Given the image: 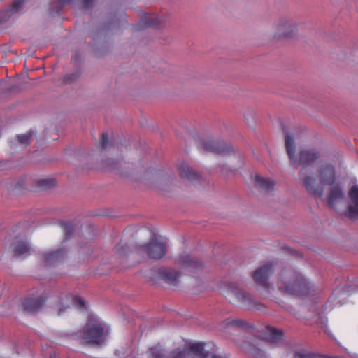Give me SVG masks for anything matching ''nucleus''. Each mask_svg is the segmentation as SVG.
<instances>
[{"instance_id":"obj_1","label":"nucleus","mask_w":358,"mask_h":358,"mask_svg":"<svg viewBox=\"0 0 358 358\" xmlns=\"http://www.w3.org/2000/svg\"><path fill=\"white\" fill-rule=\"evenodd\" d=\"M301 180L308 194L317 198H322L326 187L337 182L335 164L330 162H321L317 166L315 173L304 176Z\"/></svg>"},{"instance_id":"obj_2","label":"nucleus","mask_w":358,"mask_h":358,"mask_svg":"<svg viewBox=\"0 0 358 358\" xmlns=\"http://www.w3.org/2000/svg\"><path fill=\"white\" fill-rule=\"evenodd\" d=\"M276 286L282 294L297 296L310 294L313 288L301 273L292 268H284L278 274Z\"/></svg>"},{"instance_id":"obj_3","label":"nucleus","mask_w":358,"mask_h":358,"mask_svg":"<svg viewBox=\"0 0 358 358\" xmlns=\"http://www.w3.org/2000/svg\"><path fill=\"white\" fill-rule=\"evenodd\" d=\"M149 358H229L225 355L204 352L201 343L185 344L172 350L168 355L159 345L150 348L148 352Z\"/></svg>"},{"instance_id":"obj_4","label":"nucleus","mask_w":358,"mask_h":358,"mask_svg":"<svg viewBox=\"0 0 358 358\" xmlns=\"http://www.w3.org/2000/svg\"><path fill=\"white\" fill-rule=\"evenodd\" d=\"M286 151L290 163L296 168L300 165L308 166L322 157V152L316 148H306L299 151V158L295 156L296 146L294 136L284 129Z\"/></svg>"},{"instance_id":"obj_5","label":"nucleus","mask_w":358,"mask_h":358,"mask_svg":"<svg viewBox=\"0 0 358 358\" xmlns=\"http://www.w3.org/2000/svg\"><path fill=\"white\" fill-rule=\"evenodd\" d=\"M109 333L108 327L98 320H90L83 330L75 334L82 343L101 345Z\"/></svg>"},{"instance_id":"obj_6","label":"nucleus","mask_w":358,"mask_h":358,"mask_svg":"<svg viewBox=\"0 0 358 358\" xmlns=\"http://www.w3.org/2000/svg\"><path fill=\"white\" fill-rule=\"evenodd\" d=\"M141 232L150 234L149 243L136 245V251L139 254H146L148 257L158 260L163 258L166 254V241L164 238L152 234L146 229H142Z\"/></svg>"},{"instance_id":"obj_7","label":"nucleus","mask_w":358,"mask_h":358,"mask_svg":"<svg viewBox=\"0 0 358 358\" xmlns=\"http://www.w3.org/2000/svg\"><path fill=\"white\" fill-rule=\"evenodd\" d=\"M296 27L293 18L282 16L274 24L273 38L275 40L291 38L296 33Z\"/></svg>"},{"instance_id":"obj_8","label":"nucleus","mask_w":358,"mask_h":358,"mask_svg":"<svg viewBox=\"0 0 358 358\" xmlns=\"http://www.w3.org/2000/svg\"><path fill=\"white\" fill-rule=\"evenodd\" d=\"M327 191L320 198L330 208L338 210L339 204L345 199L344 187L340 182H336L326 187Z\"/></svg>"},{"instance_id":"obj_9","label":"nucleus","mask_w":358,"mask_h":358,"mask_svg":"<svg viewBox=\"0 0 358 358\" xmlns=\"http://www.w3.org/2000/svg\"><path fill=\"white\" fill-rule=\"evenodd\" d=\"M348 195L349 200L347 208L340 214L352 220H358V185H353Z\"/></svg>"},{"instance_id":"obj_10","label":"nucleus","mask_w":358,"mask_h":358,"mask_svg":"<svg viewBox=\"0 0 358 358\" xmlns=\"http://www.w3.org/2000/svg\"><path fill=\"white\" fill-rule=\"evenodd\" d=\"M273 272L274 264L268 262L257 268L253 272L252 278L256 284L263 288L268 289L271 286L269 278Z\"/></svg>"},{"instance_id":"obj_11","label":"nucleus","mask_w":358,"mask_h":358,"mask_svg":"<svg viewBox=\"0 0 358 358\" xmlns=\"http://www.w3.org/2000/svg\"><path fill=\"white\" fill-rule=\"evenodd\" d=\"M200 146L206 152L219 155L227 154L229 150V148H228L224 143L212 140L201 141Z\"/></svg>"},{"instance_id":"obj_12","label":"nucleus","mask_w":358,"mask_h":358,"mask_svg":"<svg viewBox=\"0 0 358 358\" xmlns=\"http://www.w3.org/2000/svg\"><path fill=\"white\" fill-rule=\"evenodd\" d=\"M159 277L165 282L176 286L179 282L180 273L175 269L162 268L158 271Z\"/></svg>"},{"instance_id":"obj_13","label":"nucleus","mask_w":358,"mask_h":358,"mask_svg":"<svg viewBox=\"0 0 358 358\" xmlns=\"http://www.w3.org/2000/svg\"><path fill=\"white\" fill-rule=\"evenodd\" d=\"M45 303L42 297L29 298L24 299L22 303V308L27 313H33L39 310Z\"/></svg>"},{"instance_id":"obj_14","label":"nucleus","mask_w":358,"mask_h":358,"mask_svg":"<svg viewBox=\"0 0 358 358\" xmlns=\"http://www.w3.org/2000/svg\"><path fill=\"white\" fill-rule=\"evenodd\" d=\"M42 256L45 264L51 266L63 261L66 254L64 249H57L54 251L43 252Z\"/></svg>"},{"instance_id":"obj_15","label":"nucleus","mask_w":358,"mask_h":358,"mask_svg":"<svg viewBox=\"0 0 358 358\" xmlns=\"http://www.w3.org/2000/svg\"><path fill=\"white\" fill-rule=\"evenodd\" d=\"M73 301L76 306L79 308H83L85 306V301L82 298L78 296H73L71 295H66L65 296V299H61L58 302V316L62 315V313L69 307V301Z\"/></svg>"},{"instance_id":"obj_16","label":"nucleus","mask_w":358,"mask_h":358,"mask_svg":"<svg viewBox=\"0 0 358 358\" xmlns=\"http://www.w3.org/2000/svg\"><path fill=\"white\" fill-rule=\"evenodd\" d=\"M275 182L268 178H264L261 176H256L254 178V185L255 187L262 192H269L272 191L275 186Z\"/></svg>"},{"instance_id":"obj_17","label":"nucleus","mask_w":358,"mask_h":358,"mask_svg":"<svg viewBox=\"0 0 358 358\" xmlns=\"http://www.w3.org/2000/svg\"><path fill=\"white\" fill-rule=\"evenodd\" d=\"M176 263L190 271H194L203 267V263L201 261L189 255H183L178 257L176 260Z\"/></svg>"},{"instance_id":"obj_18","label":"nucleus","mask_w":358,"mask_h":358,"mask_svg":"<svg viewBox=\"0 0 358 358\" xmlns=\"http://www.w3.org/2000/svg\"><path fill=\"white\" fill-rule=\"evenodd\" d=\"M178 172L181 177L186 178L189 181L197 180L200 175L194 169H192L187 163L181 162L178 165Z\"/></svg>"},{"instance_id":"obj_19","label":"nucleus","mask_w":358,"mask_h":358,"mask_svg":"<svg viewBox=\"0 0 358 358\" xmlns=\"http://www.w3.org/2000/svg\"><path fill=\"white\" fill-rule=\"evenodd\" d=\"M12 250L15 257H20L24 255H29L30 245L23 241H18L12 245Z\"/></svg>"},{"instance_id":"obj_20","label":"nucleus","mask_w":358,"mask_h":358,"mask_svg":"<svg viewBox=\"0 0 358 358\" xmlns=\"http://www.w3.org/2000/svg\"><path fill=\"white\" fill-rule=\"evenodd\" d=\"M145 24L148 27H152L159 29L164 27L166 24V17L164 16H150L146 15L143 17Z\"/></svg>"},{"instance_id":"obj_21","label":"nucleus","mask_w":358,"mask_h":358,"mask_svg":"<svg viewBox=\"0 0 358 358\" xmlns=\"http://www.w3.org/2000/svg\"><path fill=\"white\" fill-rule=\"evenodd\" d=\"M235 296L238 299V301L243 304V306L248 308H252L255 304L253 299L251 296V295L248 294L245 291H236L235 293Z\"/></svg>"},{"instance_id":"obj_22","label":"nucleus","mask_w":358,"mask_h":358,"mask_svg":"<svg viewBox=\"0 0 358 358\" xmlns=\"http://www.w3.org/2000/svg\"><path fill=\"white\" fill-rule=\"evenodd\" d=\"M24 3V0H15L12 4V7L2 12L0 22L6 21L13 13L17 12Z\"/></svg>"},{"instance_id":"obj_23","label":"nucleus","mask_w":358,"mask_h":358,"mask_svg":"<svg viewBox=\"0 0 358 358\" xmlns=\"http://www.w3.org/2000/svg\"><path fill=\"white\" fill-rule=\"evenodd\" d=\"M282 337V332L280 330L273 327H267L266 339L270 343H275Z\"/></svg>"},{"instance_id":"obj_24","label":"nucleus","mask_w":358,"mask_h":358,"mask_svg":"<svg viewBox=\"0 0 358 358\" xmlns=\"http://www.w3.org/2000/svg\"><path fill=\"white\" fill-rule=\"evenodd\" d=\"M55 183V180L53 178L41 179L38 181V185L45 189L54 187Z\"/></svg>"},{"instance_id":"obj_25","label":"nucleus","mask_w":358,"mask_h":358,"mask_svg":"<svg viewBox=\"0 0 358 358\" xmlns=\"http://www.w3.org/2000/svg\"><path fill=\"white\" fill-rule=\"evenodd\" d=\"M32 136H33V132L31 131H30L26 134L17 135V138L21 144L29 145L31 142Z\"/></svg>"},{"instance_id":"obj_26","label":"nucleus","mask_w":358,"mask_h":358,"mask_svg":"<svg viewBox=\"0 0 358 358\" xmlns=\"http://www.w3.org/2000/svg\"><path fill=\"white\" fill-rule=\"evenodd\" d=\"M224 323L227 326H234V327H245L246 323L241 320H234L231 318L226 319Z\"/></svg>"},{"instance_id":"obj_27","label":"nucleus","mask_w":358,"mask_h":358,"mask_svg":"<svg viewBox=\"0 0 358 358\" xmlns=\"http://www.w3.org/2000/svg\"><path fill=\"white\" fill-rule=\"evenodd\" d=\"M103 167L109 170H113L117 168V163L112 159H107L103 162Z\"/></svg>"},{"instance_id":"obj_28","label":"nucleus","mask_w":358,"mask_h":358,"mask_svg":"<svg viewBox=\"0 0 358 358\" xmlns=\"http://www.w3.org/2000/svg\"><path fill=\"white\" fill-rule=\"evenodd\" d=\"M159 176V172L157 171H150L145 173V177L147 180H150L151 178H153L155 180L158 178Z\"/></svg>"},{"instance_id":"obj_29","label":"nucleus","mask_w":358,"mask_h":358,"mask_svg":"<svg viewBox=\"0 0 358 358\" xmlns=\"http://www.w3.org/2000/svg\"><path fill=\"white\" fill-rule=\"evenodd\" d=\"M294 358H315V357L311 354H306L303 352H296L294 354Z\"/></svg>"},{"instance_id":"obj_30","label":"nucleus","mask_w":358,"mask_h":358,"mask_svg":"<svg viewBox=\"0 0 358 358\" xmlns=\"http://www.w3.org/2000/svg\"><path fill=\"white\" fill-rule=\"evenodd\" d=\"M109 142L108 136L107 134H103L101 136V144L103 149H106L107 148L108 143Z\"/></svg>"},{"instance_id":"obj_31","label":"nucleus","mask_w":358,"mask_h":358,"mask_svg":"<svg viewBox=\"0 0 358 358\" xmlns=\"http://www.w3.org/2000/svg\"><path fill=\"white\" fill-rule=\"evenodd\" d=\"M64 230L66 233V234H69L72 231V227L69 224H66L64 225Z\"/></svg>"},{"instance_id":"obj_32","label":"nucleus","mask_w":358,"mask_h":358,"mask_svg":"<svg viewBox=\"0 0 358 358\" xmlns=\"http://www.w3.org/2000/svg\"><path fill=\"white\" fill-rule=\"evenodd\" d=\"M115 250L117 252H122V245L121 243L117 245L115 247Z\"/></svg>"}]
</instances>
